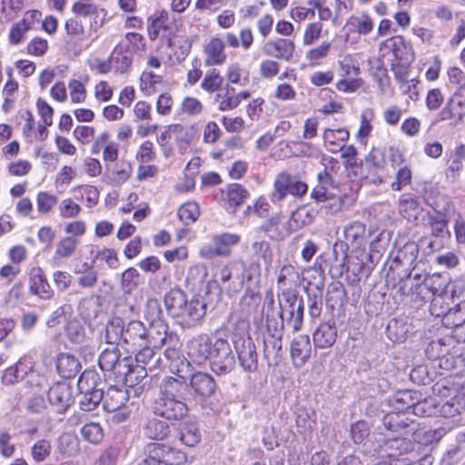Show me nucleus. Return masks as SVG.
<instances>
[{
  "label": "nucleus",
  "mask_w": 465,
  "mask_h": 465,
  "mask_svg": "<svg viewBox=\"0 0 465 465\" xmlns=\"http://www.w3.org/2000/svg\"><path fill=\"white\" fill-rule=\"evenodd\" d=\"M278 302L281 309V330L287 327L293 331H300L304 315L302 297L295 291L282 290L278 294Z\"/></svg>",
  "instance_id": "1"
},
{
  "label": "nucleus",
  "mask_w": 465,
  "mask_h": 465,
  "mask_svg": "<svg viewBox=\"0 0 465 465\" xmlns=\"http://www.w3.org/2000/svg\"><path fill=\"white\" fill-rule=\"evenodd\" d=\"M143 41V37L140 34H126L125 38L114 47L110 55V63L115 72L125 74L131 70L134 54L144 45Z\"/></svg>",
  "instance_id": "2"
},
{
  "label": "nucleus",
  "mask_w": 465,
  "mask_h": 465,
  "mask_svg": "<svg viewBox=\"0 0 465 465\" xmlns=\"http://www.w3.org/2000/svg\"><path fill=\"white\" fill-rule=\"evenodd\" d=\"M146 458L138 465H183L187 455L181 450L169 444L149 442L144 446Z\"/></svg>",
  "instance_id": "3"
},
{
  "label": "nucleus",
  "mask_w": 465,
  "mask_h": 465,
  "mask_svg": "<svg viewBox=\"0 0 465 465\" xmlns=\"http://www.w3.org/2000/svg\"><path fill=\"white\" fill-rule=\"evenodd\" d=\"M308 191V185L297 176L288 172L279 173L273 183V191L271 194V201L273 203H281L287 194L296 197L304 195Z\"/></svg>",
  "instance_id": "4"
},
{
  "label": "nucleus",
  "mask_w": 465,
  "mask_h": 465,
  "mask_svg": "<svg viewBox=\"0 0 465 465\" xmlns=\"http://www.w3.org/2000/svg\"><path fill=\"white\" fill-rule=\"evenodd\" d=\"M153 413L168 421L183 420L190 411V406L182 401L171 399L159 392L153 402Z\"/></svg>",
  "instance_id": "5"
},
{
  "label": "nucleus",
  "mask_w": 465,
  "mask_h": 465,
  "mask_svg": "<svg viewBox=\"0 0 465 465\" xmlns=\"http://www.w3.org/2000/svg\"><path fill=\"white\" fill-rule=\"evenodd\" d=\"M209 361L212 371L217 375H225L233 370L235 360L226 340H215Z\"/></svg>",
  "instance_id": "6"
},
{
  "label": "nucleus",
  "mask_w": 465,
  "mask_h": 465,
  "mask_svg": "<svg viewBox=\"0 0 465 465\" xmlns=\"http://www.w3.org/2000/svg\"><path fill=\"white\" fill-rule=\"evenodd\" d=\"M192 401L194 403H204L211 399L218 389L214 378L207 372L196 371L190 376L189 381Z\"/></svg>",
  "instance_id": "7"
},
{
  "label": "nucleus",
  "mask_w": 465,
  "mask_h": 465,
  "mask_svg": "<svg viewBox=\"0 0 465 465\" xmlns=\"http://www.w3.org/2000/svg\"><path fill=\"white\" fill-rule=\"evenodd\" d=\"M240 235L236 233L223 232L212 237V243L203 245L200 250V255L203 259L214 257H228L231 255V248L240 242Z\"/></svg>",
  "instance_id": "8"
},
{
  "label": "nucleus",
  "mask_w": 465,
  "mask_h": 465,
  "mask_svg": "<svg viewBox=\"0 0 465 465\" xmlns=\"http://www.w3.org/2000/svg\"><path fill=\"white\" fill-rule=\"evenodd\" d=\"M363 168L367 183L379 185L386 182L388 173L384 153L381 150L372 148L365 156Z\"/></svg>",
  "instance_id": "9"
},
{
  "label": "nucleus",
  "mask_w": 465,
  "mask_h": 465,
  "mask_svg": "<svg viewBox=\"0 0 465 465\" xmlns=\"http://www.w3.org/2000/svg\"><path fill=\"white\" fill-rule=\"evenodd\" d=\"M232 342L243 370L249 372L255 371L258 368V355L252 338L249 335L234 334Z\"/></svg>",
  "instance_id": "10"
},
{
  "label": "nucleus",
  "mask_w": 465,
  "mask_h": 465,
  "mask_svg": "<svg viewBox=\"0 0 465 465\" xmlns=\"http://www.w3.org/2000/svg\"><path fill=\"white\" fill-rule=\"evenodd\" d=\"M207 303L200 295L187 299L185 305L179 313L176 322L183 327H193L200 322L206 314Z\"/></svg>",
  "instance_id": "11"
},
{
  "label": "nucleus",
  "mask_w": 465,
  "mask_h": 465,
  "mask_svg": "<svg viewBox=\"0 0 465 465\" xmlns=\"http://www.w3.org/2000/svg\"><path fill=\"white\" fill-rule=\"evenodd\" d=\"M159 392L171 399L182 401L188 406L193 403L190 385L183 376L166 377L159 386Z\"/></svg>",
  "instance_id": "12"
},
{
  "label": "nucleus",
  "mask_w": 465,
  "mask_h": 465,
  "mask_svg": "<svg viewBox=\"0 0 465 465\" xmlns=\"http://www.w3.org/2000/svg\"><path fill=\"white\" fill-rule=\"evenodd\" d=\"M47 398L56 412L64 413L74 402L73 387L64 381L56 382L49 388Z\"/></svg>",
  "instance_id": "13"
},
{
  "label": "nucleus",
  "mask_w": 465,
  "mask_h": 465,
  "mask_svg": "<svg viewBox=\"0 0 465 465\" xmlns=\"http://www.w3.org/2000/svg\"><path fill=\"white\" fill-rule=\"evenodd\" d=\"M434 210V213H427L426 214V225L430 229V235L435 238H448L450 236V232L448 229L449 219L446 216L447 209L444 207L439 209V205L436 203H430Z\"/></svg>",
  "instance_id": "14"
},
{
  "label": "nucleus",
  "mask_w": 465,
  "mask_h": 465,
  "mask_svg": "<svg viewBox=\"0 0 465 465\" xmlns=\"http://www.w3.org/2000/svg\"><path fill=\"white\" fill-rule=\"evenodd\" d=\"M213 343L207 334L193 337L187 346V354L191 361L196 364H203L209 361Z\"/></svg>",
  "instance_id": "15"
},
{
  "label": "nucleus",
  "mask_w": 465,
  "mask_h": 465,
  "mask_svg": "<svg viewBox=\"0 0 465 465\" xmlns=\"http://www.w3.org/2000/svg\"><path fill=\"white\" fill-rule=\"evenodd\" d=\"M29 292L41 300H50L54 294L40 267H34L29 272Z\"/></svg>",
  "instance_id": "16"
},
{
  "label": "nucleus",
  "mask_w": 465,
  "mask_h": 465,
  "mask_svg": "<svg viewBox=\"0 0 465 465\" xmlns=\"http://www.w3.org/2000/svg\"><path fill=\"white\" fill-rule=\"evenodd\" d=\"M445 287L446 281L440 274H424L416 293V298L422 302H430L435 295L444 292Z\"/></svg>",
  "instance_id": "17"
},
{
  "label": "nucleus",
  "mask_w": 465,
  "mask_h": 465,
  "mask_svg": "<svg viewBox=\"0 0 465 465\" xmlns=\"http://www.w3.org/2000/svg\"><path fill=\"white\" fill-rule=\"evenodd\" d=\"M141 430L146 439L156 442L165 440L171 435V427L167 420H160L156 416L146 418Z\"/></svg>",
  "instance_id": "18"
},
{
  "label": "nucleus",
  "mask_w": 465,
  "mask_h": 465,
  "mask_svg": "<svg viewBox=\"0 0 465 465\" xmlns=\"http://www.w3.org/2000/svg\"><path fill=\"white\" fill-rule=\"evenodd\" d=\"M263 357L269 366H277L282 358V330L263 335Z\"/></svg>",
  "instance_id": "19"
},
{
  "label": "nucleus",
  "mask_w": 465,
  "mask_h": 465,
  "mask_svg": "<svg viewBox=\"0 0 465 465\" xmlns=\"http://www.w3.org/2000/svg\"><path fill=\"white\" fill-rule=\"evenodd\" d=\"M146 328L140 321H131L124 325V345L126 350H136L146 344Z\"/></svg>",
  "instance_id": "20"
},
{
  "label": "nucleus",
  "mask_w": 465,
  "mask_h": 465,
  "mask_svg": "<svg viewBox=\"0 0 465 465\" xmlns=\"http://www.w3.org/2000/svg\"><path fill=\"white\" fill-rule=\"evenodd\" d=\"M295 50L293 41L286 38H277L265 43L263 53L277 59L291 61Z\"/></svg>",
  "instance_id": "21"
},
{
  "label": "nucleus",
  "mask_w": 465,
  "mask_h": 465,
  "mask_svg": "<svg viewBox=\"0 0 465 465\" xmlns=\"http://www.w3.org/2000/svg\"><path fill=\"white\" fill-rule=\"evenodd\" d=\"M171 334L176 333L169 331L168 325L163 320H156L150 322L149 327L146 328V344L153 348H162L168 341Z\"/></svg>",
  "instance_id": "22"
},
{
  "label": "nucleus",
  "mask_w": 465,
  "mask_h": 465,
  "mask_svg": "<svg viewBox=\"0 0 465 465\" xmlns=\"http://www.w3.org/2000/svg\"><path fill=\"white\" fill-rule=\"evenodd\" d=\"M312 344L308 335H298L291 343V357L294 367H302L310 359Z\"/></svg>",
  "instance_id": "23"
},
{
  "label": "nucleus",
  "mask_w": 465,
  "mask_h": 465,
  "mask_svg": "<svg viewBox=\"0 0 465 465\" xmlns=\"http://www.w3.org/2000/svg\"><path fill=\"white\" fill-rule=\"evenodd\" d=\"M224 47V42L221 38L213 37L203 49L204 64L206 66L223 64L227 57Z\"/></svg>",
  "instance_id": "24"
},
{
  "label": "nucleus",
  "mask_w": 465,
  "mask_h": 465,
  "mask_svg": "<svg viewBox=\"0 0 465 465\" xmlns=\"http://www.w3.org/2000/svg\"><path fill=\"white\" fill-rule=\"evenodd\" d=\"M128 400L127 390L117 386H110L106 391H104V409L106 411H114L125 406Z\"/></svg>",
  "instance_id": "25"
},
{
  "label": "nucleus",
  "mask_w": 465,
  "mask_h": 465,
  "mask_svg": "<svg viewBox=\"0 0 465 465\" xmlns=\"http://www.w3.org/2000/svg\"><path fill=\"white\" fill-rule=\"evenodd\" d=\"M312 339L315 347L320 349L331 348L337 339V329L335 322H322L314 331Z\"/></svg>",
  "instance_id": "26"
},
{
  "label": "nucleus",
  "mask_w": 465,
  "mask_h": 465,
  "mask_svg": "<svg viewBox=\"0 0 465 465\" xmlns=\"http://www.w3.org/2000/svg\"><path fill=\"white\" fill-rule=\"evenodd\" d=\"M317 211L312 207L302 205L292 212L287 226L291 232H297L300 229L313 223Z\"/></svg>",
  "instance_id": "27"
},
{
  "label": "nucleus",
  "mask_w": 465,
  "mask_h": 465,
  "mask_svg": "<svg viewBox=\"0 0 465 465\" xmlns=\"http://www.w3.org/2000/svg\"><path fill=\"white\" fill-rule=\"evenodd\" d=\"M22 379L27 377V383L31 386L41 387L45 382V377L39 375L34 371L35 362L31 356L25 355L21 357L15 364Z\"/></svg>",
  "instance_id": "28"
},
{
  "label": "nucleus",
  "mask_w": 465,
  "mask_h": 465,
  "mask_svg": "<svg viewBox=\"0 0 465 465\" xmlns=\"http://www.w3.org/2000/svg\"><path fill=\"white\" fill-rule=\"evenodd\" d=\"M79 360L70 353H60L56 359V370L64 379L75 377L81 371Z\"/></svg>",
  "instance_id": "29"
},
{
  "label": "nucleus",
  "mask_w": 465,
  "mask_h": 465,
  "mask_svg": "<svg viewBox=\"0 0 465 465\" xmlns=\"http://www.w3.org/2000/svg\"><path fill=\"white\" fill-rule=\"evenodd\" d=\"M324 146L327 151L336 153L343 149V143L349 139L350 134L346 129H326L323 132Z\"/></svg>",
  "instance_id": "30"
},
{
  "label": "nucleus",
  "mask_w": 465,
  "mask_h": 465,
  "mask_svg": "<svg viewBox=\"0 0 465 465\" xmlns=\"http://www.w3.org/2000/svg\"><path fill=\"white\" fill-rule=\"evenodd\" d=\"M187 296L183 291L179 288L171 289L163 298L164 306L168 313L173 318L177 319L183 307L185 305Z\"/></svg>",
  "instance_id": "31"
},
{
  "label": "nucleus",
  "mask_w": 465,
  "mask_h": 465,
  "mask_svg": "<svg viewBox=\"0 0 465 465\" xmlns=\"http://www.w3.org/2000/svg\"><path fill=\"white\" fill-rule=\"evenodd\" d=\"M418 398H420V391H400L391 399V404L397 412H405L412 410L413 405L417 403Z\"/></svg>",
  "instance_id": "32"
},
{
  "label": "nucleus",
  "mask_w": 465,
  "mask_h": 465,
  "mask_svg": "<svg viewBox=\"0 0 465 465\" xmlns=\"http://www.w3.org/2000/svg\"><path fill=\"white\" fill-rule=\"evenodd\" d=\"M347 300V292L344 285L339 282H331L327 287L325 297L326 306L333 310L335 307H342Z\"/></svg>",
  "instance_id": "33"
},
{
  "label": "nucleus",
  "mask_w": 465,
  "mask_h": 465,
  "mask_svg": "<svg viewBox=\"0 0 465 465\" xmlns=\"http://www.w3.org/2000/svg\"><path fill=\"white\" fill-rule=\"evenodd\" d=\"M384 48L392 52L393 56L399 61H408L412 55L411 47L406 44L401 35L392 36L382 43Z\"/></svg>",
  "instance_id": "34"
},
{
  "label": "nucleus",
  "mask_w": 465,
  "mask_h": 465,
  "mask_svg": "<svg viewBox=\"0 0 465 465\" xmlns=\"http://www.w3.org/2000/svg\"><path fill=\"white\" fill-rule=\"evenodd\" d=\"M419 250L420 245L415 242H406L404 246L398 251L396 257L391 262L390 270L402 263L411 265L418 257Z\"/></svg>",
  "instance_id": "35"
},
{
  "label": "nucleus",
  "mask_w": 465,
  "mask_h": 465,
  "mask_svg": "<svg viewBox=\"0 0 465 465\" xmlns=\"http://www.w3.org/2000/svg\"><path fill=\"white\" fill-rule=\"evenodd\" d=\"M124 322L121 318H114L106 324L104 339L105 341L115 346L124 345Z\"/></svg>",
  "instance_id": "36"
},
{
  "label": "nucleus",
  "mask_w": 465,
  "mask_h": 465,
  "mask_svg": "<svg viewBox=\"0 0 465 465\" xmlns=\"http://www.w3.org/2000/svg\"><path fill=\"white\" fill-rule=\"evenodd\" d=\"M344 238L353 248L359 249L364 244L365 225L360 222H354L344 227Z\"/></svg>",
  "instance_id": "37"
},
{
  "label": "nucleus",
  "mask_w": 465,
  "mask_h": 465,
  "mask_svg": "<svg viewBox=\"0 0 465 465\" xmlns=\"http://www.w3.org/2000/svg\"><path fill=\"white\" fill-rule=\"evenodd\" d=\"M170 132L173 134L182 153L186 150L188 144L193 141L195 133L193 126H184L180 124H170Z\"/></svg>",
  "instance_id": "38"
},
{
  "label": "nucleus",
  "mask_w": 465,
  "mask_h": 465,
  "mask_svg": "<svg viewBox=\"0 0 465 465\" xmlns=\"http://www.w3.org/2000/svg\"><path fill=\"white\" fill-rule=\"evenodd\" d=\"M201 437L199 427L195 422H184L180 426L179 440L185 446H196Z\"/></svg>",
  "instance_id": "39"
},
{
  "label": "nucleus",
  "mask_w": 465,
  "mask_h": 465,
  "mask_svg": "<svg viewBox=\"0 0 465 465\" xmlns=\"http://www.w3.org/2000/svg\"><path fill=\"white\" fill-rule=\"evenodd\" d=\"M424 274L409 272L405 278L399 281L397 292L401 296L416 295Z\"/></svg>",
  "instance_id": "40"
},
{
  "label": "nucleus",
  "mask_w": 465,
  "mask_h": 465,
  "mask_svg": "<svg viewBox=\"0 0 465 465\" xmlns=\"http://www.w3.org/2000/svg\"><path fill=\"white\" fill-rule=\"evenodd\" d=\"M143 348L136 353L134 362L145 365L150 371L157 369L160 363V355L154 351V348L149 344L142 346Z\"/></svg>",
  "instance_id": "41"
},
{
  "label": "nucleus",
  "mask_w": 465,
  "mask_h": 465,
  "mask_svg": "<svg viewBox=\"0 0 465 465\" xmlns=\"http://www.w3.org/2000/svg\"><path fill=\"white\" fill-rule=\"evenodd\" d=\"M465 322V299L450 308L449 312L444 315L443 325L453 329Z\"/></svg>",
  "instance_id": "42"
},
{
  "label": "nucleus",
  "mask_w": 465,
  "mask_h": 465,
  "mask_svg": "<svg viewBox=\"0 0 465 465\" xmlns=\"http://www.w3.org/2000/svg\"><path fill=\"white\" fill-rule=\"evenodd\" d=\"M121 358L120 351L116 346L104 349L99 356V366L104 371L110 372Z\"/></svg>",
  "instance_id": "43"
},
{
  "label": "nucleus",
  "mask_w": 465,
  "mask_h": 465,
  "mask_svg": "<svg viewBox=\"0 0 465 465\" xmlns=\"http://www.w3.org/2000/svg\"><path fill=\"white\" fill-rule=\"evenodd\" d=\"M80 393L82 394V398L79 401V406L84 411H94L104 399L103 389Z\"/></svg>",
  "instance_id": "44"
},
{
  "label": "nucleus",
  "mask_w": 465,
  "mask_h": 465,
  "mask_svg": "<svg viewBox=\"0 0 465 465\" xmlns=\"http://www.w3.org/2000/svg\"><path fill=\"white\" fill-rule=\"evenodd\" d=\"M81 434L84 440L92 444L100 443L104 437V432L100 423L93 421L83 426Z\"/></svg>",
  "instance_id": "45"
},
{
  "label": "nucleus",
  "mask_w": 465,
  "mask_h": 465,
  "mask_svg": "<svg viewBox=\"0 0 465 465\" xmlns=\"http://www.w3.org/2000/svg\"><path fill=\"white\" fill-rule=\"evenodd\" d=\"M249 197V192L239 183H232L227 188V199L230 206L238 207Z\"/></svg>",
  "instance_id": "46"
},
{
  "label": "nucleus",
  "mask_w": 465,
  "mask_h": 465,
  "mask_svg": "<svg viewBox=\"0 0 465 465\" xmlns=\"http://www.w3.org/2000/svg\"><path fill=\"white\" fill-rule=\"evenodd\" d=\"M252 251L257 260H262L267 266L272 264L273 254L271 245L267 241L253 242L252 243Z\"/></svg>",
  "instance_id": "47"
},
{
  "label": "nucleus",
  "mask_w": 465,
  "mask_h": 465,
  "mask_svg": "<svg viewBox=\"0 0 465 465\" xmlns=\"http://www.w3.org/2000/svg\"><path fill=\"white\" fill-rule=\"evenodd\" d=\"M347 25L361 35H368L373 28L372 20L367 14H361L360 16H351Z\"/></svg>",
  "instance_id": "48"
},
{
  "label": "nucleus",
  "mask_w": 465,
  "mask_h": 465,
  "mask_svg": "<svg viewBox=\"0 0 465 465\" xmlns=\"http://www.w3.org/2000/svg\"><path fill=\"white\" fill-rule=\"evenodd\" d=\"M220 111H229L239 105V99L234 94V88L227 86L224 91L217 94Z\"/></svg>",
  "instance_id": "49"
},
{
  "label": "nucleus",
  "mask_w": 465,
  "mask_h": 465,
  "mask_svg": "<svg viewBox=\"0 0 465 465\" xmlns=\"http://www.w3.org/2000/svg\"><path fill=\"white\" fill-rule=\"evenodd\" d=\"M419 211V203L411 196L404 195L399 202V212L406 219L416 218Z\"/></svg>",
  "instance_id": "50"
},
{
  "label": "nucleus",
  "mask_w": 465,
  "mask_h": 465,
  "mask_svg": "<svg viewBox=\"0 0 465 465\" xmlns=\"http://www.w3.org/2000/svg\"><path fill=\"white\" fill-rule=\"evenodd\" d=\"M179 219L186 225L194 223L200 215V208L196 203L189 202L178 210Z\"/></svg>",
  "instance_id": "51"
},
{
  "label": "nucleus",
  "mask_w": 465,
  "mask_h": 465,
  "mask_svg": "<svg viewBox=\"0 0 465 465\" xmlns=\"http://www.w3.org/2000/svg\"><path fill=\"white\" fill-rule=\"evenodd\" d=\"M167 19L168 14L165 11H162L160 15L154 18H149L147 30L150 40H155L157 37L160 36L162 30H166V26L164 25V24L167 21Z\"/></svg>",
  "instance_id": "52"
},
{
  "label": "nucleus",
  "mask_w": 465,
  "mask_h": 465,
  "mask_svg": "<svg viewBox=\"0 0 465 465\" xmlns=\"http://www.w3.org/2000/svg\"><path fill=\"white\" fill-rule=\"evenodd\" d=\"M447 298V292L444 290V292L435 295L430 302V312L431 315L435 317H441L442 322H444V315H446L450 310V307L445 302Z\"/></svg>",
  "instance_id": "53"
},
{
  "label": "nucleus",
  "mask_w": 465,
  "mask_h": 465,
  "mask_svg": "<svg viewBox=\"0 0 465 465\" xmlns=\"http://www.w3.org/2000/svg\"><path fill=\"white\" fill-rule=\"evenodd\" d=\"M98 374L94 371H84L78 380V390L80 392L93 391L100 390L97 384Z\"/></svg>",
  "instance_id": "54"
},
{
  "label": "nucleus",
  "mask_w": 465,
  "mask_h": 465,
  "mask_svg": "<svg viewBox=\"0 0 465 465\" xmlns=\"http://www.w3.org/2000/svg\"><path fill=\"white\" fill-rule=\"evenodd\" d=\"M134 362V360L131 356L120 358L115 364V368H113L110 372L114 375L116 380L125 384L126 379L128 378L132 364Z\"/></svg>",
  "instance_id": "55"
},
{
  "label": "nucleus",
  "mask_w": 465,
  "mask_h": 465,
  "mask_svg": "<svg viewBox=\"0 0 465 465\" xmlns=\"http://www.w3.org/2000/svg\"><path fill=\"white\" fill-rule=\"evenodd\" d=\"M168 45L175 50L177 59L183 60L190 53L192 41L188 37H174L168 39Z\"/></svg>",
  "instance_id": "56"
},
{
  "label": "nucleus",
  "mask_w": 465,
  "mask_h": 465,
  "mask_svg": "<svg viewBox=\"0 0 465 465\" xmlns=\"http://www.w3.org/2000/svg\"><path fill=\"white\" fill-rule=\"evenodd\" d=\"M22 8V0H0V12L6 21L14 19Z\"/></svg>",
  "instance_id": "57"
},
{
  "label": "nucleus",
  "mask_w": 465,
  "mask_h": 465,
  "mask_svg": "<svg viewBox=\"0 0 465 465\" xmlns=\"http://www.w3.org/2000/svg\"><path fill=\"white\" fill-rule=\"evenodd\" d=\"M180 339L177 334H171L168 341L164 344L166 349L164 351L165 358L170 361H183L182 352L180 350Z\"/></svg>",
  "instance_id": "58"
},
{
  "label": "nucleus",
  "mask_w": 465,
  "mask_h": 465,
  "mask_svg": "<svg viewBox=\"0 0 465 465\" xmlns=\"http://www.w3.org/2000/svg\"><path fill=\"white\" fill-rule=\"evenodd\" d=\"M140 274L135 268H128L122 273L121 286L124 292H130L139 284Z\"/></svg>",
  "instance_id": "59"
},
{
  "label": "nucleus",
  "mask_w": 465,
  "mask_h": 465,
  "mask_svg": "<svg viewBox=\"0 0 465 465\" xmlns=\"http://www.w3.org/2000/svg\"><path fill=\"white\" fill-rule=\"evenodd\" d=\"M370 434V427L367 421L358 420L351 426V437L355 444H361Z\"/></svg>",
  "instance_id": "60"
},
{
  "label": "nucleus",
  "mask_w": 465,
  "mask_h": 465,
  "mask_svg": "<svg viewBox=\"0 0 465 465\" xmlns=\"http://www.w3.org/2000/svg\"><path fill=\"white\" fill-rule=\"evenodd\" d=\"M148 371L149 370L145 365L134 362L128 378L126 379L125 385L128 387H134L147 376Z\"/></svg>",
  "instance_id": "61"
},
{
  "label": "nucleus",
  "mask_w": 465,
  "mask_h": 465,
  "mask_svg": "<svg viewBox=\"0 0 465 465\" xmlns=\"http://www.w3.org/2000/svg\"><path fill=\"white\" fill-rule=\"evenodd\" d=\"M58 210L61 217L68 219L77 217L82 208L72 198H66L60 202Z\"/></svg>",
  "instance_id": "62"
},
{
  "label": "nucleus",
  "mask_w": 465,
  "mask_h": 465,
  "mask_svg": "<svg viewBox=\"0 0 465 465\" xmlns=\"http://www.w3.org/2000/svg\"><path fill=\"white\" fill-rule=\"evenodd\" d=\"M51 450V443L47 440H40L32 446L31 455L36 462H41L50 455Z\"/></svg>",
  "instance_id": "63"
},
{
  "label": "nucleus",
  "mask_w": 465,
  "mask_h": 465,
  "mask_svg": "<svg viewBox=\"0 0 465 465\" xmlns=\"http://www.w3.org/2000/svg\"><path fill=\"white\" fill-rule=\"evenodd\" d=\"M448 103L454 108L457 117L460 121L465 115V86H460Z\"/></svg>",
  "instance_id": "64"
}]
</instances>
